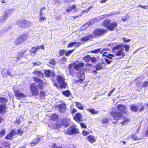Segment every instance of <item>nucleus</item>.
<instances>
[{"label": "nucleus", "mask_w": 148, "mask_h": 148, "mask_svg": "<svg viewBox=\"0 0 148 148\" xmlns=\"http://www.w3.org/2000/svg\"><path fill=\"white\" fill-rule=\"evenodd\" d=\"M129 121L128 119H126L124 120L122 123V124L124 125H126L128 123Z\"/></svg>", "instance_id": "56"}, {"label": "nucleus", "mask_w": 148, "mask_h": 148, "mask_svg": "<svg viewBox=\"0 0 148 148\" xmlns=\"http://www.w3.org/2000/svg\"><path fill=\"white\" fill-rule=\"evenodd\" d=\"M65 52V50H61L59 51L60 55V56L64 54Z\"/></svg>", "instance_id": "59"}, {"label": "nucleus", "mask_w": 148, "mask_h": 148, "mask_svg": "<svg viewBox=\"0 0 148 148\" xmlns=\"http://www.w3.org/2000/svg\"><path fill=\"white\" fill-rule=\"evenodd\" d=\"M105 50L108 51L109 49L108 48H106L104 49L100 48L96 49L91 51V52L94 53H97L99 52H100V53H105L103 51Z\"/></svg>", "instance_id": "16"}, {"label": "nucleus", "mask_w": 148, "mask_h": 148, "mask_svg": "<svg viewBox=\"0 0 148 148\" xmlns=\"http://www.w3.org/2000/svg\"><path fill=\"white\" fill-rule=\"evenodd\" d=\"M110 19H106L102 23V24L103 26L107 28L108 29L109 25L110 23Z\"/></svg>", "instance_id": "22"}, {"label": "nucleus", "mask_w": 148, "mask_h": 148, "mask_svg": "<svg viewBox=\"0 0 148 148\" xmlns=\"http://www.w3.org/2000/svg\"><path fill=\"white\" fill-rule=\"evenodd\" d=\"M10 133L12 135L14 136L15 134H16V130L13 129L11 130L10 131Z\"/></svg>", "instance_id": "51"}, {"label": "nucleus", "mask_w": 148, "mask_h": 148, "mask_svg": "<svg viewBox=\"0 0 148 148\" xmlns=\"http://www.w3.org/2000/svg\"><path fill=\"white\" fill-rule=\"evenodd\" d=\"M8 70L5 69H3L2 71V75L3 77H6L7 76Z\"/></svg>", "instance_id": "35"}, {"label": "nucleus", "mask_w": 148, "mask_h": 148, "mask_svg": "<svg viewBox=\"0 0 148 148\" xmlns=\"http://www.w3.org/2000/svg\"><path fill=\"white\" fill-rule=\"evenodd\" d=\"M84 73L83 71H81L78 73V76L80 79L77 80V82H81L85 78Z\"/></svg>", "instance_id": "15"}, {"label": "nucleus", "mask_w": 148, "mask_h": 148, "mask_svg": "<svg viewBox=\"0 0 148 148\" xmlns=\"http://www.w3.org/2000/svg\"><path fill=\"white\" fill-rule=\"evenodd\" d=\"M53 148H62L61 147H57L56 145V144H53L52 146Z\"/></svg>", "instance_id": "64"}, {"label": "nucleus", "mask_w": 148, "mask_h": 148, "mask_svg": "<svg viewBox=\"0 0 148 148\" xmlns=\"http://www.w3.org/2000/svg\"><path fill=\"white\" fill-rule=\"evenodd\" d=\"M6 106L5 104L0 105V114H4L6 112Z\"/></svg>", "instance_id": "18"}, {"label": "nucleus", "mask_w": 148, "mask_h": 148, "mask_svg": "<svg viewBox=\"0 0 148 148\" xmlns=\"http://www.w3.org/2000/svg\"><path fill=\"white\" fill-rule=\"evenodd\" d=\"M131 109L134 112H136L137 111V108L136 107L134 104L131 106Z\"/></svg>", "instance_id": "41"}, {"label": "nucleus", "mask_w": 148, "mask_h": 148, "mask_svg": "<svg viewBox=\"0 0 148 148\" xmlns=\"http://www.w3.org/2000/svg\"><path fill=\"white\" fill-rule=\"evenodd\" d=\"M107 31L106 29H96L92 34V36L93 38L99 36L106 32Z\"/></svg>", "instance_id": "5"}, {"label": "nucleus", "mask_w": 148, "mask_h": 148, "mask_svg": "<svg viewBox=\"0 0 148 148\" xmlns=\"http://www.w3.org/2000/svg\"><path fill=\"white\" fill-rule=\"evenodd\" d=\"M15 95L17 99L19 100H26L27 99L26 95L18 90L14 91Z\"/></svg>", "instance_id": "6"}, {"label": "nucleus", "mask_w": 148, "mask_h": 148, "mask_svg": "<svg viewBox=\"0 0 148 148\" xmlns=\"http://www.w3.org/2000/svg\"><path fill=\"white\" fill-rule=\"evenodd\" d=\"M74 51V49L71 50L66 52L65 55L66 56H69Z\"/></svg>", "instance_id": "45"}, {"label": "nucleus", "mask_w": 148, "mask_h": 148, "mask_svg": "<svg viewBox=\"0 0 148 148\" xmlns=\"http://www.w3.org/2000/svg\"><path fill=\"white\" fill-rule=\"evenodd\" d=\"M38 49L37 47H33L30 50L31 53H35L38 51Z\"/></svg>", "instance_id": "43"}, {"label": "nucleus", "mask_w": 148, "mask_h": 148, "mask_svg": "<svg viewBox=\"0 0 148 148\" xmlns=\"http://www.w3.org/2000/svg\"><path fill=\"white\" fill-rule=\"evenodd\" d=\"M14 11V10L13 9L6 10L4 13L3 15L0 18V22H5L8 17L12 14Z\"/></svg>", "instance_id": "4"}, {"label": "nucleus", "mask_w": 148, "mask_h": 148, "mask_svg": "<svg viewBox=\"0 0 148 148\" xmlns=\"http://www.w3.org/2000/svg\"><path fill=\"white\" fill-rule=\"evenodd\" d=\"M45 84H46V83H45L44 82H43L42 81V82H41L39 83L38 85L39 88L40 89H42L44 87Z\"/></svg>", "instance_id": "38"}, {"label": "nucleus", "mask_w": 148, "mask_h": 148, "mask_svg": "<svg viewBox=\"0 0 148 148\" xmlns=\"http://www.w3.org/2000/svg\"><path fill=\"white\" fill-rule=\"evenodd\" d=\"M95 23V22L92 21V19H91L88 22L86 23V24L82 26L81 28L82 29H85L88 26L90 27L92 25H93Z\"/></svg>", "instance_id": "19"}, {"label": "nucleus", "mask_w": 148, "mask_h": 148, "mask_svg": "<svg viewBox=\"0 0 148 148\" xmlns=\"http://www.w3.org/2000/svg\"><path fill=\"white\" fill-rule=\"evenodd\" d=\"M66 62V59L65 57H63L61 59V62L65 64Z\"/></svg>", "instance_id": "54"}, {"label": "nucleus", "mask_w": 148, "mask_h": 148, "mask_svg": "<svg viewBox=\"0 0 148 148\" xmlns=\"http://www.w3.org/2000/svg\"><path fill=\"white\" fill-rule=\"evenodd\" d=\"M66 106L64 103H62V104L57 105L56 106V108L59 111L60 113H64L65 112L66 110Z\"/></svg>", "instance_id": "8"}, {"label": "nucleus", "mask_w": 148, "mask_h": 148, "mask_svg": "<svg viewBox=\"0 0 148 148\" xmlns=\"http://www.w3.org/2000/svg\"><path fill=\"white\" fill-rule=\"evenodd\" d=\"M130 47L129 45H118L113 48V51L115 52L116 56H120V58H121L125 56L123 48L125 49L126 51H128Z\"/></svg>", "instance_id": "2"}, {"label": "nucleus", "mask_w": 148, "mask_h": 148, "mask_svg": "<svg viewBox=\"0 0 148 148\" xmlns=\"http://www.w3.org/2000/svg\"><path fill=\"white\" fill-rule=\"evenodd\" d=\"M62 94L65 96L69 97L71 94L70 91L69 90L63 91L62 92Z\"/></svg>", "instance_id": "27"}, {"label": "nucleus", "mask_w": 148, "mask_h": 148, "mask_svg": "<svg viewBox=\"0 0 148 148\" xmlns=\"http://www.w3.org/2000/svg\"><path fill=\"white\" fill-rule=\"evenodd\" d=\"M87 138L89 141L91 143L95 142L96 141V138L92 135H90L87 137Z\"/></svg>", "instance_id": "25"}, {"label": "nucleus", "mask_w": 148, "mask_h": 148, "mask_svg": "<svg viewBox=\"0 0 148 148\" xmlns=\"http://www.w3.org/2000/svg\"><path fill=\"white\" fill-rule=\"evenodd\" d=\"M143 137L138 136L136 134H132L130 136V138L134 140H140L142 139Z\"/></svg>", "instance_id": "24"}, {"label": "nucleus", "mask_w": 148, "mask_h": 148, "mask_svg": "<svg viewBox=\"0 0 148 148\" xmlns=\"http://www.w3.org/2000/svg\"><path fill=\"white\" fill-rule=\"evenodd\" d=\"M25 19H22L21 20H18L17 22V24L21 27H23L24 25L23 24V23L25 22Z\"/></svg>", "instance_id": "28"}, {"label": "nucleus", "mask_w": 148, "mask_h": 148, "mask_svg": "<svg viewBox=\"0 0 148 148\" xmlns=\"http://www.w3.org/2000/svg\"><path fill=\"white\" fill-rule=\"evenodd\" d=\"M94 68L97 70H99L102 69V67L101 65L96 64L95 65Z\"/></svg>", "instance_id": "40"}, {"label": "nucleus", "mask_w": 148, "mask_h": 148, "mask_svg": "<svg viewBox=\"0 0 148 148\" xmlns=\"http://www.w3.org/2000/svg\"><path fill=\"white\" fill-rule=\"evenodd\" d=\"M38 18L39 21L41 22H43L46 20V17L42 16H38Z\"/></svg>", "instance_id": "46"}, {"label": "nucleus", "mask_w": 148, "mask_h": 148, "mask_svg": "<svg viewBox=\"0 0 148 148\" xmlns=\"http://www.w3.org/2000/svg\"><path fill=\"white\" fill-rule=\"evenodd\" d=\"M74 42H71L69 44L68 46L67 47V48L70 47H72L74 45Z\"/></svg>", "instance_id": "61"}, {"label": "nucleus", "mask_w": 148, "mask_h": 148, "mask_svg": "<svg viewBox=\"0 0 148 148\" xmlns=\"http://www.w3.org/2000/svg\"><path fill=\"white\" fill-rule=\"evenodd\" d=\"M42 137L41 136H37V137L33 140L32 142L29 143V144L30 145V146H33L36 145L37 144L40 142L41 138Z\"/></svg>", "instance_id": "11"}, {"label": "nucleus", "mask_w": 148, "mask_h": 148, "mask_svg": "<svg viewBox=\"0 0 148 148\" xmlns=\"http://www.w3.org/2000/svg\"><path fill=\"white\" fill-rule=\"evenodd\" d=\"M91 37H92V34L88 35V36H86L82 38L81 40L82 42H85L88 40H89Z\"/></svg>", "instance_id": "26"}, {"label": "nucleus", "mask_w": 148, "mask_h": 148, "mask_svg": "<svg viewBox=\"0 0 148 148\" xmlns=\"http://www.w3.org/2000/svg\"><path fill=\"white\" fill-rule=\"evenodd\" d=\"M25 24H23L24 28L29 27L32 24L31 22L26 20H25Z\"/></svg>", "instance_id": "34"}, {"label": "nucleus", "mask_w": 148, "mask_h": 148, "mask_svg": "<svg viewBox=\"0 0 148 148\" xmlns=\"http://www.w3.org/2000/svg\"><path fill=\"white\" fill-rule=\"evenodd\" d=\"M109 120L107 118H103L101 120L102 123L103 124H106L109 123Z\"/></svg>", "instance_id": "32"}, {"label": "nucleus", "mask_w": 148, "mask_h": 148, "mask_svg": "<svg viewBox=\"0 0 148 148\" xmlns=\"http://www.w3.org/2000/svg\"><path fill=\"white\" fill-rule=\"evenodd\" d=\"M74 119L78 122L81 121L82 119V115L80 113H78L76 114V115L73 117Z\"/></svg>", "instance_id": "17"}, {"label": "nucleus", "mask_w": 148, "mask_h": 148, "mask_svg": "<svg viewBox=\"0 0 148 148\" xmlns=\"http://www.w3.org/2000/svg\"><path fill=\"white\" fill-rule=\"evenodd\" d=\"M30 90L32 93L34 95H37L38 94V91L37 89V86L34 84H32L31 85Z\"/></svg>", "instance_id": "10"}, {"label": "nucleus", "mask_w": 148, "mask_h": 148, "mask_svg": "<svg viewBox=\"0 0 148 148\" xmlns=\"http://www.w3.org/2000/svg\"><path fill=\"white\" fill-rule=\"evenodd\" d=\"M130 17V16L128 15H127L125 17H123L122 18V20L123 21H125L127 19H129Z\"/></svg>", "instance_id": "47"}, {"label": "nucleus", "mask_w": 148, "mask_h": 148, "mask_svg": "<svg viewBox=\"0 0 148 148\" xmlns=\"http://www.w3.org/2000/svg\"><path fill=\"white\" fill-rule=\"evenodd\" d=\"M76 6L75 5H73L72 7H71V8L72 10L74 12H76Z\"/></svg>", "instance_id": "60"}, {"label": "nucleus", "mask_w": 148, "mask_h": 148, "mask_svg": "<svg viewBox=\"0 0 148 148\" xmlns=\"http://www.w3.org/2000/svg\"><path fill=\"white\" fill-rule=\"evenodd\" d=\"M89 132H88L86 130H84L83 131L82 134L83 135H84V136H86L87 135L89 134Z\"/></svg>", "instance_id": "57"}, {"label": "nucleus", "mask_w": 148, "mask_h": 148, "mask_svg": "<svg viewBox=\"0 0 148 148\" xmlns=\"http://www.w3.org/2000/svg\"><path fill=\"white\" fill-rule=\"evenodd\" d=\"M13 136L10 133L8 134L5 137V138L6 139H8L9 140H11L12 139V138Z\"/></svg>", "instance_id": "50"}, {"label": "nucleus", "mask_w": 148, "mask_h": 148, "mask_svg": "<svg viewBox=\"0 0 148 148\" xmlns=\"http://www.w3.org/2000/svg\"><path fill=\"white\" fill-rule=\"evenodd\" d=\"M27 35L25 34H23L20 35L15 40L14 44L16 45H18L20 44L23 43L27 39Z\"/></svg>", "instance_id": "3"}, {"label": "nucleus", "mask_w": 148, "mask_h": 148, "mask_svg": "<svg viewBox=\"0 0 148 148\" xmlns=\"http://www.w3.org/2000/svg\"><path fill=\"white\" fill-rule=\"evenodd\" d=\"M108 17V15H104L101 16H99L96 18H95L92 19V21H93L95 22H96L98 21H99L100 19H104V18Z\"/></svg>", "instance_id": "20"}, {"label": "nucleus", "mask_w": 148, "mask_h": 148, "mask_svg": "<svg viewBox=\"0 0 148 148\" xmlns=\"http://www.w3.org/2000/svg\"><path fill=\"white\" fill-rule=\"evenodd\" d=\"M45 74L46 77H49L52 74V75H53V73L49 70H46L44 72Z\"/></svg>", "instance_id": "30"}, {"label": "nucleus", "mask_w": 148, "mask_h": 148, "mask_svg": "<svg viewBox=\"0 0 148 148\" xmlns=\"http://www.w3.org/2000/svg\"><path fill=\"white\" fill-rule=\"evenodd\" d=\"M33 73L39 77H43L44 76V75L42 73L36 69L34 71Z\"/></svg>", "instance_id": "23"}, {"label": "nucleus", "mask_w": 148, "mask_h": 148, "mask_svg": "<svg viewBox=\"0 0 148 148\" xmlns=\"http://www.w3.org/2000/svg\"><path fill=\"white\" fill-rule=\"evenodd\" d=\"M87 110L88 112L93 114H97L99 112L98 111L95 110V109L91 108L87 109Z\"/></svg>", "instance_id": "31"}, {"label": "nucleus", "mask_w": 148, "mask_h": 148, "mask_svg": "<svg viewBox=\"0 0 148 148\" xmlns=\"http://www.w3.org/2000/svg\"><path fill=\"white\" fill-rule=\"evenodd\" d=\"M115 89V88L112 89L108 94V96L109 97L111 96V94L114 91Z\"/></svg>", "instance_id": "62"}, {"label": "nucleus", "mask_w": 148, "mask_h": 148, "mask_svg": "<svg viewBox=\"0 0 148 148\" xmlns=\"http://www.w3.org/2000/svg\"><path fill=\"white\" fill-rule=\"evenodd\" d=\"M75 104L76 107L81 110H83L84 109V107L79 102H75Z\"/></svg>", "instance_id": "33"}, {"label": "nucleus", "mask_w": 148, "mask_h": 148, "mask_svg": "<svg viewBox=\"0 0 148 148\" xmlns=\"http://www.w3.org/2000/svg\"><path fill=\"white\" fill-rule=\"evenodd\" d=\"M5 129H3L0 132V138L4 136L5 134Z\"/></svg>", "instance_id": "42"}, {"label": "nucleus", "mask_w": 148, "mask_h": 148, "mask_svg": "<svg viewBox=\"0 0 148 148\" xmlns=\"http://www.w3.org/2000/svg\"><path fill=\"white\" fill-rule=\"evenodd\" d=\"M90 56L87 55L84 57L83 59L85 62H89L90 61Z\"/></svg>", "instance_id": "36"}, {"label": "nucleus", "mask_w": 148, "mask_h": 148, "mask_svg": "<svg viewBox=\"0 0 148 148\" xmlns=\"http://www.w3.org/2000/svg\"><path fill=\"white\" fill-rule=\"evenodd\" d=\"M16 134H18L19 135H21L23 134V132L21 130L19 129L18 130H16Z\"/></svg>", "instance_id": "49"}, {"label": "nucleus", "mask_w": 148, "mask_h": 148, "mask_svg": "<svg viewBox=\"0 0 148 148\" xmlns=\"http://www.w3.org/2000/svg\"><path fill=\"white\" fill-rule=\"evenodd\" d=\"M57 79L61 88L66 87L67 84L65 82V79L61 75H58L57 76Z\"/></svg>", "instance_id": "7"}, {"label": "nucleus", "mask_w": 148, "mask_h": 148, "mask_svg": "<svg viewBox=\"0 0 148 148\" xmlns=\"http://www.w3.org/2000/svg\"><path fill=\"white\" fill-rule=\"evenodd\" d=\"M24 52L23 51L18 53L17 55V57L15 58L16 59L15 60L16 61L19 60L22 58V56L24 55Z\"/></svg>", "instance_id": "29"}, {"label": "nucleus", "mask_w": 148, "mask_h": 148, "mask_svg": "<svg viewBox=\"0 0 148 148\" xmlns=\"http://www.w3.org/2000/svg\"><path fill=\"white\" fill-rule=\"evenodd\" d=\"M49 64H51L53 65H54L56 64V62L54 60H51L49 61Z\"/></svg>", "instance_id": "55"}, {"label": "nucleus", "mask_w": 148, "mask_h": 148, "mask_svg": "<svg viewBox=\"0 0 148 148\" xmlns=\"http://www.w3.org/2000/svg\"><path fill=\"white\" fill-rule=\"evenodd\" d=\"M33 80L34 81V82H38V83L40 82H42V81L41 79H40V78H38L37 77H34V79Z\"/></svg>", "instance_id": "44"}, {"label": "nucleus", "mask_w": 148, "mask_h": 148, "mask_svg": "<svg viewBox=\"0 0 148 148\" xmlns=\"http://www.w3.org/2000/svg\"><path fill=\"white\" fill-rule=\"evenodd\" d=\"M127 112V110L125 106L122 105H119L116 108H113L110 112V115L115 120L120 119L122 118V113Z\"/></svg>", "instance_id": "1"}, {"label": "nucleus", "mask_w": 148, "mask_h": 148, "mask_svg": "<svg viewBox=\"0 0 148 148\" xmlns=\"http://www.w3.org/2000/svg\"><path fill=\"white\" fill-rule=\"evenodd\" d=\"M61 124L65 127H67L70 124L68 119L66 118L63 119L61 122Z\"/></svg>", "instance_id": "21"}, {"label": "nucleus", "mask_w": 148, "mask_h": 148, "mask_svg": "<svg viewBox=\"0 0 148 148\" xmlns=\"http://www.w3.org/2000/svg\"><path fill=\"white\" fill-rule=\"evenodd\" d=\"M40 96L41 98L43 99V96H45V93L44 91H41L40 92Z\"/></svg>", "instance_id": "53"}, {"label": "nucleus", "mask_w": 148, "mask_h": 148, "mask_svg": "<svg viewBox=\"0 0 148 148\" xmlns=\"http://www.w3.org/2000/svg\"><path fill=\"white\" fill-rule=\"evenodd\" d=\"M117 27V23L116 22H113L110 23L108 29L111 31H113Z\"/></svg>", "instance_id": "13"}, {"label": "nucleus", "mask_w": 148, "mask_h": 148, "mask_svg": "<svg viewBox=\"0 0 148 148\" xmlns=\"http://www.w3.org/2000/svg\"><path fill=\"white\" fill-rule=\"evenodd\" d=\"M90 61L92 63H95L97 61V60L96 58L95 57H90Z\"/></svg>", "instance_id": "48"}, {"label": "nucleus", "mask_w": 148, "mask_h": 148, "mask_svg": "<svg viewBox=\"0 0 148 148\" xmlns=\"http://www.w3.org/2000/svg\"><path fill=\"white\" fill-rule=\"evenodd\" d=\"M80 125L82 127H83L84 128H86L87 127L85 123H80Z\"/></svg>", "instance_id": "63"}, {"label": "nucleus", "mask_w": 148, "mask_h": 148, "mask_svg": "<svg viewBox=\"0 0 148 148\" xmlns=\"http://www.w3.org/2000/svg\"><path fill=\"white\" fill-rule=\"evenodd\" d=\"M8 101L7 100L3 97H0V104L3 103L5 104L7 103Z\"/></svg>", "instance_id": "37"}, {"label": "nucleus", "mask_w": 148, "mask_h": 148, "mask_svg": "<svg viewBox=\"0 0 148 148\" xmlns=\"http://www.w3.org/2000/svg\"><path fill=\"white\" fill-rule=\"evenodd\" d=\"M119 13V12H112L111 13H109L107 14H106L105 15H108V17L109 16H110L111 15H114L115 14H118Z\"/></svg>", "instance_id": "52"}, {"label": "nucleus", "mask_w": 148, "mask_h": 148, "mask_svg": "<svg viewBox=\"0 0 148 148\" xmlns=\"http://www.w3.org/2000/svg\"><path fill=\"white\" fill-rule=\"evenodd\" d=\"M79 132V130L73 126H72L69 128L67 131V133L69 135H72L73 134H78Z\"/></svg>", "instance_id": "9"}, {"label": "nucleus", "mask_w": 148, "mask_h": 148, "mask_svg": "<svg viewBox=\"0 0 148 148\" xmlns=\"http://www.w3.org/2000/svg\"><path fill=\"white\" fill-rule=\"evenodd\" d=\"M33 66H38L40 64L41 62H33Z\"/></svg>", "instance_id": "58"}, {"label": "nucleus", "mask_w": 148, "mask_h": 148, "mask_svg": "<svg viewBox=\"0 0 148 148\" xmlns=\"http://www.w3.org/2000/svg\"><path fill=\"white\" fill-rule=\"evenodd\" d=\"M58 115L56 114H53L51 116V118L52 120H55L58 118Z\"/></svg>", "instance_id": "39"}, {"label": "nucleus", "mask_w": 148, "mask_h": 148, "mask_svg": "<svg viewBox=\"0 0 148 148\" xmlns=\"http://www.w3.org/2000/svg\"><path fill=\"white\" fill-rule=\"evenodd\" d=\"M84 64L83 62H80L78 64H76L73 66V68L76 71H78L81 69L84 66Z\"/></svg>", "instance_id": "14"}, {"label": "nucleus", "mask_w": 148, "mask_h": 148, "mask_svg": "<svg viewBox=\"0 0 148 148\" xmlns=\"http://www.w3.org/2000/svg\"><path fill=\"white\" fill-rule=\"evenodd\" d=\"M105 55L107 57V58H105L106 63L108 64H110L112 61V60L114 58V56L111 54H108Z\"/></svg>", "instance_id": "12"}]
</instances>
